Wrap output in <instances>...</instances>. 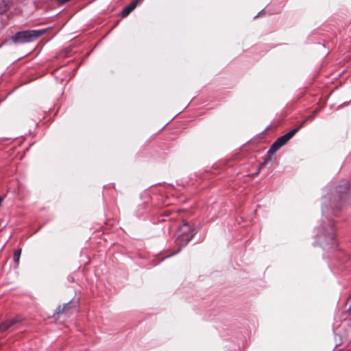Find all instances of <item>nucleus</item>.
<instances>
[{
    "mask_svg": "<svg viewBox=\"0 0 351 351\" xmlns=\"http://www.w3.org/2000/svg\"><path fill=\"white\" fill-rule=\"evenodd\" d=\"M45 32V30H27L19 32L12 37L14 43H27L31 42Z\"/></svg>",
    "mask_w": 351,
    "mask_h": 351,
    "instance_id": "1",
    "label": "nucleus"
},
{
    "mask_svg": "<svg viewBox=\"0 0 351 351\" xmlns=\"http://www.w3.org/2000/svg\"><path fill=\"white\" fill-rule=\"evenodd\" d=\"M303 127V124H301L298 128L291 130L287 134L279 137L272 145L269 149V152H275L278 150L281 147L285 145L289 139H291L298 131Z\"/></svg>",
    "mask_w": 351,
    "mask_h": 351,
    "instance_id": "2",
    "label": "nucleus"
},
{
    "mask_svg": "<svg viewBox=\"0 0 351 351\" xmlns=\"http://www.w3.org/2000/svg\"><path fill=\"white\" fill-rule=\"evenodd\" d=\"M138 4V1L132 2L129 5L125 7L122 12V17H126L132 10L135 9Z\"/></svg>",
    "mask_w": 351,
    "mask_h": 351,
    "instance_id": "3",
    "label": "nucleus"
},
{
    "mask_svg": "<svg viewBox=\"0 0 351 351\" xmlns=\"http://www.w3.org/2000/svg\"><path fill=\"white\" fill-rule=\"evenodd\" d=\"M12 5V1L11 0H3L0 3V13L3 14L7 12L10 8Z\"/></svg>",
    "mask_w": 351,
    "mask_h": 351,
    "instance_id": "4",
    "label": "nucleus"
},
{
    "mask_svg": "<svg viewBox=\"0 0 351 351\" xmlns=\"http://www.w3.org/2000/svg\"><path fill=\"white\" fill-rule=\"evenodd\" d=\"M10 327H11V326L9 324L8 321H5L0 324V331H1V332L5 331Z\"/></svg>",
    "mask_w": 351,
    "mask_h": 351,
    "instance_id": "5",
    "label": "nucleus"
},
{
    "mask_svg": "<svg viewBox=\"0 0 351 351\" xmlns=\"http://www.w3.org/2000/svg\"><path fill=\"white\" fill-rule=\"evenodd\" d=\"M21 254V250H17L14 251V257H13L14 262H16V263L19 262V261L20 259Z\"/></svg>",
    "mask_w": 351,
    "mask_h": 351,
    "instance_id": "6",
    "label": "nucleus"
},
{
    "mask_svg": "<svg viewBox=\"0 0 351 351\" xmlns=\"http://www.w3.org/2000/svg\"><path fill=\"white\" fill-rule=\"evenodd\" d=\"M9 324H10V326H12V325L18 323L19 322V319L18 317H14L13 319H12L11 320H8Z\"/></svg>",
    "mask_w": 351,
    "mask_h": 351,
    "instance_id": "7",
    "label": "nucleus"
},
{
    "mask_svg": "<svg viewBox=\"0 0 351 351\" xmlns=\"http://www.w3.org/2000/svg\"><path fill=\"white\" fill-rule=\"evenodd\" d=\"M189 226L188 224H184L182 227H181V229H180V231L182 232H186V230L189 229Z\"/></svg>",
    "mask_w": 351,
    "mask_h": 351,
    "instance_id": "8",
    "label": "nucleus"
},
{
    "mask_svg": "<svg viewBox=\"0 0 351 351\" xmlns=\"http://www.w3.org/2000/svg\"><path fill=\"white\" fill-rule=\"evenodd\" d=\"M315 114H316V112H315V114L313 115H311L310 116L306 121H304L302 124H304L305 122L307 121V120H311L313 119V117L315 116Z\"/></svg>",
    "mask_w": 351,
    "mask_h": 351,
    "instance_id": "9",
    "label": "nucleus"
},
{
    "mask_svg": "<svg viewBox=\"0 0 351 351\" xmlns=\"http://www.w3.org/2000/svg\"><path fill=\"white\" fill-rule=\"evenodd\" d=\"M191 239V237L190 238H187V241H189Z\"/></svg>",
    "mask_w": 351,
    "mask_h": 351,
    "instance_id": "10",
    "label": "nucleus"
}]
</instances>
